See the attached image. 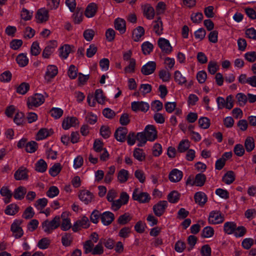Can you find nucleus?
<instances>
[{
	"label": "nucleus",
	"instance_id": "nucleus-32",
	"mask_svg": "<svg viewBox=\"0 0 256 256\" xmlns=\"http://www.w3.org/2000/svg\"><path fill=\"white\" fill-rule=\"evenodd\" d=\"M94 100L101 104H104L106 100V97L104 95L103 91L101 89H98L95 91Z\"/></svg>",
	"mask_w": 256,
	"mask_h": 256
},
{
	"label": "nucleus",
	"instance_id": "nucleus-60",
	"mask_svg": "<svg viewBox=\"0 0 256 256\" xmlns=\"http://www.w3.org/2000/svg\"><path fill=\"white\" fill-rule=\"evenodd\" d=\"M152 87L150 84H140L139 90L144 95H146V94L150 93L152 91Z\"/></svg>",
	"mask_w": 256,
	"mask_h": 256
},
{
	"label": "nucleus",
	"instance_id": "nucleus-33",
	"mask_svg": "<svg viewBox=\"0 0 256 256\" xmlns=\"http://www.w3.org/2000/svg\"><path fill=\"white\" fill-rule=\"evenodd\" d=\"M19 207L14 204L8 205L5 210V213L8 215L14 216L18 211Z\"/></svg>",
	"mask_w": 256,
	"mask_h": 256
},
{
	"label": "nucleus",
	"instance_id": "nucleus-12",
	"mask_svg": "<svg viewBox=\"0 0 256 256\" xmlns=\"http://www.w3.org/2000/svg\"><path fill=\"white\" fill-rule=\"evenodd\" d=\"M144 132L149 141H154L157 138V131L153 125L147 126Z\"/></svg>",
	"mask_w": 256,
	"mask_h": 256
},
{
	"label": "nucleus",
	"instance_id": "nucleus-25",
	"mask_svg": "<svg viewBox=\"0 0 256 256\" xmlns=\"http://www.w3.org/2000/svg\"><path fill=\"white\" fill-rule=\"evenodd\" d=\"M56 47V42L54 41L52 42L50 45H48L45 48L42 54V57L46 58H48L50 56L53 52L55 48Z\"/></svg>",
	"mask_w": 256,
	"mask_h": 256
},
{
	"label": "nucleus",
	"instance_id": "nucleus-20",
	"mask_svg": "<svg viewBox=\"0 0 256 256\" xmlns=\"http://www.w3.org/2000/svg\"><path fill=\"white\" fill-rule=\"evenodd\" d=\"M48 10L45 8H40L38 10L36 14V18L40 22H45L48 20Z\"/></svg>",
	"mask_w": 256,
	"mask_h": 256
},
{
	"label": "nucleus",
	"instance_id": "nucleus-16",
	"mask_svg": "<svg viewBox=\"0 0 256 256\" xmlns=\"http://www.w3.org/2000/svg\"><path fill=\"white\" fill-rule=\"evenodd\" d=\"M100 219L104 225L108 226L114 221V216L112 212H105L100 214Z\"/></svg>",
	"mask_w": 256,
	"mask_h": 256
},
{
	"label": "nucleus",
	"instance_id": "nucleus-34",
	"mask_svg": "<svg viewBox=\"0 0 256 256\" xmlns=\"http://www.w3.org/2000/svg\"><path fill=\"white\" fill-rule=\"evenodd\" d=\"M47 169V164L42 159L38 160L36 164V170L40 172H44Z\"/></svg>",
	"mask_w": 256,
	"mask_h": 256
},
{
	"label": "nucleus",
	"instance_id": "nucleus-42",
	"mask_svg": "<svg viewBox=\"0 0 256 256\" xmlns=\"http://www.w3.org/2000/svg\"><path fill=\"white\" fill-rule=\"evenodd\" d=\"M62 166L60 163L55 164L49 170L50 174L52 176H56L60 172Z\"/></svg>",
	"mask_w": 256,
	"mask_h": 256
},
{
	"label": "nucleus",
	"instance_id": "nucleus-13",
	"mask_svg": "<svg viewBox=\"0 0 256 256\" xmlns=\"http://www.w3.org/2000/svg\"><path fill=\"white\" fill-rule=\"evenodd\" d=\"M28 170L24 166L20 167L14 174V178L16 180H27L28 179Z\"/></svg>",
	"mask_w": 256,
	"mask_h": 256
},
{
	"label": "nucleus",
	"instance_id": "nucleus-38",
	"mask_svg": "<svg viewBox=\"0 0 256 256\" xmlns=\"http://www.w3.org/2000/svg\"><path fill=\"white\" fill-rule=\"evenodd\" d=\"M133 156L135 158L140 162L144 160L146 158V155L142 150L139 148H136L134 149Z\"/></svg>",
	"mask_w": 256,
	"mask_h": 256
},
{
	"label": "nucleus",
	"instance_id": "nucleus-36",
	"mask_svg": "<svg viewBox=\"0 0 256 256\" xmlns=\"http://www.w3.org/2000/svg\"><path fill=\"white\" fill-rule=\"evenodd\" d=\"M136 140L138 142V146H142L146 144V142L148 140V139L147 138L145 133L142 132H138L136 134Z\"/></svg>",
	"mask_w": 256,
	"mask_h": 256
},
{
	"label": "nucleus",
	"instance_id": "nucleus-31",
	"mask_svg": "<svg viewBox=\"0 0 256 256\" xmlns=\"http://www.w3.org/2000/svg\"><path fill=\"white\" fill-rule=\"evenodd\" d=\"M70 52V46L68 44H64L60 48V56L62 58L66 59L68 58Z\"/></svg>",
	"mask_w": 256,
	"mask_h": 256
},
{
	"label": "nucleus",
	"instance_id": "nucleus-19",
	"mask_svg": "<svg viewBox=\"0 0 256 256\" xmlns=\"http://www.w3.org/2000/svg\"><path fill=\"white\" fill-rule=\"evenodd\" d=\"M194 198L196 203L201 206L204 205L208 199L206 195L202 192H196L194 194Z\"/></svg>",
	"mask_w": 256,
	"mask_h": 256
},
{
	"label": "nucleus",
	"instance_id": "nucleus-24",
	"mask_svg": "<svg viewBox=\"0 0 256 256\" xmlns=\"http://www.w3.org/2000/svg\"><path fill=\"white\" fill-rule=\"evenodd\" d=\"M97 9L98 7L96 4L91 3L89 4L86 9L85 16L88 18L93 17L95 15Z\"/></svg>",
	"mask_w": 256,
	"mask_h": 256
},
{
	"label": "nucleus",
	"instance_id": "nucleus-46",
	"mask_svg": "<svg viewBox=\"0 0 256 256\" xmlns=\"http://www.w3.org/2000/svg\"><path fill=\"white\" fill-rule=\"evenodd\" d=\"M104 252V248L102 246V240L94 247L93 248V250L92 254L93 255H100Z\"/></svg>",
	"mask_w": 256,
	"mask_h": 256
},
{
	"label": "nucleus",
	"instance_id": "nucleus-11",
	"mask_svg": "<svg viewBox=\"0 0 256 256\" xmlns=\"http://www.w3.org/2000/svg\"><path fill=\"white\" fill-rule=\"evenodd\" d=\"M90 226L88 218L86 216H83L81 220H77L72 227L74 232H76L81 228H86Z\"/></svg>",
	"mask_w": 256,
	"mask_h": 256
},
{
	"label": "nucleus",
	"instance_id": "nucleus-5",
	"mask_svg": "<svg viewBox=\"0 0 256 256\" xmlns=\"http://www.w3.org/2000/svg\"><path fill=\"white\" fill-rule=\"evenodd\" d=\"M22 223V220H16L11 225L10 230L16 238H19L23 235V230L20 226Z\"/></svg>",
	"mask_w": 256,
	"mask_h": 256
},
{
	"label": "nucleus",
	"instance_id": "nucleus-41",
	"mask_svg": "<svg viewBox=\"0 0 256 256\" xmlns=\"http://www.w3.org/2000/svg\"><path fill=\"white\" fill-rule=\"evenodd\" d=\"M154 46L148 42H144L142 45V49L144 54L146 55L150 53L152 50Z\"/></svg>",
	"mask_w": 256,
	"mask_h": 256
},
{
	"label": "nucleus",
	"instance_id": "nucleus-40",
	"mask_svg": "<svg viewBox=\"0 0 256 256\" xmlns=\"http://www.w3.org/2000/svg\"><path fill=\"white\" fill-rule=\"evenodd\" d=\"M128 171L124 169L121 170L118 173V179L120 183H124L128 179Z\"/></svg>",
	"mask_w": 256,
	"mask_h": 256
},
{
	"label": "nucleus",
	"instance_id": "nucleus-64",
	"mask_svg": "<svg viewBox=\"0 0 256 256\" xmlns=\"http://www.w3.org/2000/svg\"><path fill=\"white\" fill-rule=\"evenodd\" d=\"M208 68L210 73L214 74L218 70V66L216 62L210 61L208 63Z\"/></svg>",
	"mask_w": 256,
	"mask_h": 256
},
{
	"label": "nucleus",
	"instance_id": "nucleus-50",
	"mask_svg": "<svg viewBox=\"0 0 256 256\" xmlns=\"http://www.w3.org/2000/svg\"><path fill=\"white\" fill-rule=\"evenodd\" d=\"M214 234V228L211 226H206L204 228L202 232V236L204 238H210Z\"/></svg>",
	"mask_w": 256,
	"mask_h": 256
},
{
	"label": "nucleus",
	"instance_id": "nucleus-61",
	"mask_svg": "<svg viewBox=\"0 0 256 256\" xmlns=\"http://www.w3.org/2000/svg\"><path fill=\"white\" fill-rule=\"evenodd\" d=\"M68 74L71 79L76 78L78 74V68L74 65H70Z\"/></svg>",
	"mask_w": 256,
	"mask_h": 256
},
{
	"label": "nucleus",
	"instance_id": "nucleus-37",
	"mask_svg": "<svg viewBox=\"0 0 256 256\" xmlns=\"http://www.w3.org/2000/svg\"><path fill=\"white\" fill-rule=\"evenodd\" d=\"M72 240L73 238L70 233H65L62 238V243L64 246H70Z\"/></svg>",
	"mask_w": 256,
	"mask_h": 256
},
{
	"label": "nucleus",
	"instance_id": "nucleus-7",
	"mask_svg": "<svg viewBox=\"0 0 256 256\" xmlns=\"http://www.w3.org/2000/svg\"><path fill=\"white\" fill-rule=\"evenodd\" d=\"M158 44L162 52L166 54H170L172 50V48L170 42L166 38H160L158 41Z\"/></svg>",
	"mask_w": 256,
	"mask_h": 256
},
{
	"label": "nucleus",
	"instance_id": "nucleus-27",
	"mask_svg": "<svg viewBox=\"0 0 256 256\" xmlns=\"http://www.w3.org/2000/svg\"><path fill=\"white\" fill-rule=\"evenodd\" d=\"M26 192V188L24 186H20L14 190V197L16 200H21L24 198Z\"/></svg>",
	"mask_w": 256,
	"mask_h": 256
},
{
	"label": "nucleus",
	"instance_id": "nucleus-51",
	"mask_svg": "<svg viewBox=\"0 0 256 256\" xmlns=\"http://www.w3.org/2000/svg\"><path fill=\"white\" fill-rule=\"evenodd\" d=\"M198 122L200 127L204 129L208 128L210 126V120L206 117L200 118Z\"/></svg>",
	"mask_w": 256,
	"mask_h": 256
},
{
	"label": "nucleus",
	"instance_id": "nucleus-21",
	"mask_svg": "<svg viewBox=\"0 0 256 256\" xmlns=\"http://www.w3.org/2000/svg\"><path fill=\"white\" fill-rule=\"evenodd\" d=\"M206 176L202 173H199L196 174L194 180L192 182V186H203L206 181Z\"/></svg>",
	"mask_w": 256,
	"mask_h": 256
},
{
	"label": "nucleus",
	"instance_id": "nucleus-47",
	"mask_svg": "<svg viewBox=\"0 0 256 256\" xmlns=\"http://www.w3.org/2000/svg\"><path fill=\"white\" fill-rule=\"evenodd\" d=\"M30 89L28 83L22 82L16 88V92L21 94H24Z\"/></svg>",
	"mask_w": 256,
	"mask_h": 256
},
{
	"label": "nucleus",
	"instance_id": "nucleus-43",
	"mask_svg": "<svg viewBox=\"0 0 256 256\" xmlns=\"http://www.w3.org/2000/svg\"><path fill=\"white\" fill-rule=\"evenodd\" d=\"M180 194L176 191L174 190L170 192L168 196V200L169 202L171 203H176L180 199Z\"/></svg>",
	"mask_w": 256,
	"mask_h": 256
},
{
	"label": "nucleus",
	"instance_id": "nucleus-53",
	"mask_svg": "<svg viewBox=\"0 0 256 256\" xmlns=\"http://www.w3.org/2000/svg\"><path fill=\"white\" fill-rule=\"evenodd\" d=\"M59 194V190L56 186H50L46 192V196L50 198H53L57 196Z\"/></svg>",
	"mask_w": 256,
	"mask_h": 256
},
{
	"label": "nucleus",
	"instance_id": "nucleus-9",
	"mask_svg": "<svg viewBox=\"0 0 256 256\" xmlns=\"http://www.w3.org/2000/svg\"><path fill=\"white\" fill-rule=\"evenodd\" d=\"M132 110L135 112L140 110L143 112H146L150 108L148 104L141 102H134L131 104Z\"/></svg>",
	"mask_w": 256,
	"mask_h": 256
},
{
	"label": "nucleus",
	"instance_id": "nucleus-63",
	"mask_svg": "<svg viewBox=\"0 0 256 256\" xmlns=\"http://www.w3.org/2000/svg\"><path fill=\"white\" fill-rule=\"evenodd\" d=\"M234 152L237 156H242L244 154V149L242 144H237L234 147Z\"/></svg>",
	"mask_w": 256,
	"mask_h": 256
},
{
	"label": "nucleus",
	"instance_id": "nucleus-57",
	"mask_svg": "<svg viewBox=\"0 0 256 256\" xmlns=\"http://www.w3.org/2000/svg\"><path fill=\"white\" fill-rule=\"evenodd\" d=\"M34 215V212L32 208L28 206L24 210L22 216L23 218L28 220L32 218Z\"/></svg>",
	"mask_w": 256,
	"mask_h": 256
},
{
	"label": "nucleus",
	"instance_id": "nucleus-6",
	"mask_svg": "<svg viewBox=\"0 0 256 256\" xmlns=\"http://www.w3.org/2000/svg\"><path fill=\"white\" fill-rule=\"evenodd\" d=\"M58 73V68L54 65H48L46 68V70L44 78L47 82H50L51 80L54 78Z\"/></svg>",
	"mask_w": 256,
	"mask_h": 256
},
{
	"label": "nucleus",
	"instance_id": "nucleus-23",
	"mask_svg": "<svg viewBox=\"0 0 256 256\" xmlns=\"http://www.w3.org/2000/svg\"><path fill=\"white\" fill-rule=\"evenodd\" d=\"M236 228V224L233 222H226L224 225V231L228 234H234Z\"/></svg>",
	"mask_w": 256,
	"mask_h": 256
},
{
	"label": "nucleus",
	"instance_id": "nucleus-8",
	"mask_svg": "<svg viewBox=\"0 0 256 256\" xmlns=\"http://www.w3.org/2000/svg\"><path fill=\"white\" fill-rule=\"evenodd\" d=\"M167 206L168 202L166 200L160 201L154 206L153 211L155 215L160 216L164 214Z\"/></svg>",
	"mask_w": 256,
	"mask_h": 256
},
{
	"label": "nucleus",
	"instance_id": "nucleus-58",
	"mask_svg": "<svg viewBox=\"0 0 256 256\" xmlns=\"http://www.w3.org/2000/svg\"><path fill=\"white\" fill-rule=\"evenodd\" d=\"M236 98L240 106H244L248 101L247 96L242 93L238 94L236 96Z\"/></svg>",
	"mask_w": 256,
	"mask_h": 256
},
{
	"label": "nucleus",
	"instance_id": "nucleus-45",
	"mask_svg": "<svg viewBox=\"0 0 256 256\" xmlns=\"http://www.w3.org/2000/svg\"><path fill=\"white\" fill-rule=\"evenodd\" d=\"M174 78L176 82L180 85H182L186 82V78L178 70L175 72Z\"/></svg>",
	"mask_w": 256,
	"mask_h": 256
},
{
	"label": "nucleus",
	"instance_id": "nucleus-28",
	"mask_svg": "<svg viewBox=\"0 0 256 256\" xmlns=\"http://www.w3.org/2000/svg\"><path fill=\"white\" fill-rule=\"evenodd\" d=\"M144 14L148 19L152 20L154 16V8L149 4L145 5L143 8Z\"/></svg>",
	"mask_w": 256,
	"mask_h": 256
},
{
	"label": "nucleus",
	"instance_id": "nucleus-59",
	"mask_svg": "<svg viewBox=\"0 0 256 256\" xmlns=\"http://www.w3.org/2000/svg\"><path fill=\"white\" fill-rule=\"evenodd\" d=\"M131 220V218L130 214L127 213L121 215L119 216L118 220V222L120 224H125L130 222Z\"/></svg>",
	"mask_w": 256,
	"mask_h": 256
},
{
	"label": "nucleus",
	"instance_id": "nucleus-39",
	"mask_svg": "<svg viewBox=\"0 0 256 256\" xmlns=\"http://www.w3.org/2000/svg\"><path fill=\"white\" fill-rule=\"evenodd\" d=\"M154 30L156 34L160 36L162 34V23L160 18L154 22Z\"/></svg>",
	"mask_w": 256,
	"mask_h": 256
},
{
	"label": "nucleus",
	"instance_id": "nucleus-22",
	"mask_svg": "<svg viewBox=\"0 0 256 256\" xmlns=\"http://www.w3.org/2000/svg\"><path fill=\"white\" fill-rule=\"evenodd\" d=\"M114 28L120 34H124L126 30V21L120 18H118L114 20Z\"/></svg>",
	"mask_w": 256,
	"mask_h": 256
},
{
	"label": "nucleus",
	"instance_id": "nucleus-3",
	"mask_svg": "<svg viewBox=\"0 0 256 256\" xmlns=\"http://www.w3.org/2000/svg\"><path fill=\"white\" fill-rule=\"evenodd\" d=\"M132 198L134 200L138 201L140 203L148 202L150 200V196L148 192H140L138 188L134 190Z\"/></svg>",
	"mask_w": 256,
	"mask_h": 256
},
{
	"label": "nucleus",
	"instance_id": "nucleus-1",
	"mask_svg": "<svg viewBox=\"0 0 256 256\" xmlns=\"http://www.w3.org/2000/svg\"><path fill=\"white\" fill-rule=\"evenodd\" d=\"M60 216H56L52 220H44L42 223V228L46 233L50 234L60 226Z\"/></svg>",
	"mask_w": 256,
	"mask_h": 256
},
{
	"label": "nucleus",
	"instance_id": "nucleus-17",
	"mask_svg": "<svg viewBox=\"0 0 256 256\" xmlns=\"http://www.w3.org/2000/svg\"><path fill=\"white\" fill-rule=\"evenodd\" d=\"M78 124V120L76 117H68L63 120L62 123V128L68 130L72 126H74Z\"/></svg>",
	"mask_w": 256,
	"mask_h": 256
},
{
	"label": "nucleus",
	"instance_id": "nucleus-49",
	"mask_svg": "<svg viewBox=\"0 0 256 256\" xmlns=\"http://www.w3.org/2000/svg\"><path fill=\"white\" fill-rule=\"evenodd\" d=\"M38 148V144L34 141H31L26 145V150L28 152H34Z\"/></svg>",
	"mask_w": 256,
	"mask_h": 256
},
{
	"label": "nucleus",
	"instance_id": "nucleus-55",
	"mask_svg": "<svg viewBox=\"0 0 256 256\" xmlns=\"http://www.w3.org/2000/svg\"><path fill=\"white\" fill-rule=\"evenodd\" d=\"M100 133L101 136L104 138H108L110 137L111 134V131L110 128L107 126H102L100 129Z\"/></svg>",
	"mask_w": 256,
	"mask_h": 256
},
{
	"label": "nucleus",
	"instance_id": "nucleus-29",
	"mask_svg": "<svg viewBox=\"0 0 256 256\" xmlns=\"http://www.w3.org/2000/svg\"><path fill=\"white\" fill-rule=\"evenodd\" d=\"M235 180V175L232 171L228 172L222 177V180L227 184H230Z\"/></svg>",
	"mask_w": 256,
	"mask_h": 256
},
{
	"label": "nucleus",
	"instance_id": "nucleus-4",
	"mask_svg": "<svg viewBox=\"0 0 256 256\" xmlns=\"http://www.w3.org/2000/svg\"><path fill=\"white\" fill-rule=\"evenodd\" d=\"M208 221L212 224H221L224 221V217L220 212L212 211L209 214Z\"/></svg>",
	"mask_w": 256,
	"mask_h": 256
},
{
	"label": "nucleus",
	"instance_id": "nucleus-18",
	"mask_svg": "<svg viewBox=\"0 0 256 256\" xmlns=\"http://www.w3.org/2000/svg\"><path fill=\"white\" fill-rule=\"evenodd\" d=\"M182 172L178 169L172 170L169 174V179L170 182H176L181 180L182 178Z\"/></svg>",
	"mask_w": 256,
	"mask_h": 256
},
{
	"label": "nucleus",
	"instance_id": "nucleus-2",
	"mask_svg": "<svg viewBox=\"0 0 256 256\" xmlns=\"http://www.w3.org/2000/svg\"><path fill=\"white\" fill-rule=\"evenodd\" d=\"M44 102V98L42 94H35L32 96L28 98L27 101L28 106L29 108L33 107H38Z\"/></svg>",
	"mask_w": 256,
	"mask_h": 256
},
{
	"label": "nucleus",
	"instance_id": "nucleus-44",
	"mask_svg": "<svg viewBox=\"0 0 256 256\" xmlns=\"http://www.w3.org/2000/svg\"><path fill=\"white\" fill-rule=\"evenodd\" d=\"M190 146L188 140H182L178 146V150L180 152H184L188 150Z\"/></svg>",
	"mask_w": 256,
	"mask_h": 256
},
{
	"label": "nucleus",
	"instance_id": "nucleus-15",
	"mask_svg": "<svg viewBox=\"0 0 256 256\" xmlns=\"http://www.w3.org/2000/svg\"><path fill=\"white\" fill-rule=\"evenodd\" d=\"M128 132V129L126 128L120 127L115 132L114 137L118 141L124 142L126 140Z\"/></svg>",
	"mask_w": 256,
	"mask_h": 256
},
{
	"label": "nucleus",
	"instance_id": "nucleus-35",
	"mask_svg": "<svg viewBox=\"0 0 256 256\" xmlns=\"http://www.w3.org/2000/svg\"><path fill=\"white\" fill-rule=\"evenodd\" d=\"M16 60L18 65L22 67L25 66L28 62V59L26 57V55L22 53L19 54Z\"/></svg>",
	"mask_w": 256,
	"mask_h": 256
},
{
	"label": "nucleus",
	"instance_id": "nucleus-54",
	"mask_svg": "<svg viewBox=\"0 0 256 256\" xmlns=\"http://www.w3.org/2000/svg\"><path fill=\"white\" fill-rule=\"evenodd\" d=\"M50 244V240L47 238H44L38 241V246L40 249H46L48 247Z\"/></svg>",
	"mask_w": 256,
	"mask_h": 256
},
{
	"label": "nucleus",
	"instance_id": "nucleus-10",
	"mask_svg": "<svg viewBox=\"0 0 256 256\" xmlns=\"http://www.w3.org/2000/svg\"><path fill=\"white\" fill-rule=\"evenodd\" d=\"M78 198L82 202L88 204L92 201L94 196L88 190H82L79 192Z\"/></svg>",
	"mask_w": 256,
	"mask_h": 256
},
{
	"label": "nucleus",
	"instance_id": "nucleus-48",
	"mask_svg": "<svg viewBox=\"0 0 256 256\" xmlns=\"http://www.w3.org/2000/svg\"><path fill=\"white\" fill-rule=\"evenodd\" d=\"M94 244L92 242V240H88L86 241L84 244V254H88V253H92Z\"/></svg>",
	"mask_w": 256,
	"mask_h": 256
},
{
	"label": "nucleus",
	"instance_id": "nucleus-26",
	"mask_svg": "<svg viewBox=\"0 0 256 256\" xmlns=\"http://www.w3.org/2000/svg\"><path fill=\"white\" fill-rule=\"evenodd\" d=\"M144 34V30L141 26H138L132 32V38L135 42H138Z\"/></svg>",
	"mask_w": 256,
	"mask_h": 256
},
{
	"label": "nucleus",
	"instance_id": "nucleus-56",
	"mask_svg": "<svg viewBox=\"0 0 256 256\" xmlns=\"http://www.w3.org/2000/svg\"><path fill=\"white\" fill-rule=\"evenodd\" d=\"M51 116L56 119L60 118L63 114V110L60 108H53L50 110Z\"/></svg>",
	"mask_w": 256,
	"mask_h": 256
},
{
	"label": "nucleus",
	"instance_id": "nucleus-62",
	"mask_svg": "<svg viewBox=\"0 0 256 256\" xmlns=\"http://www.w3.org/2000/svg\"><path fill=\"white\" fill-rule=\"evenodd\" d=\"M40 49L38 43L37 42H34L31 46V54L33 56H36L40 54Z\"/></svg>",
	"mask_w": 256,
	"mask_h": 256
},
{
	"label": "nucleus",
	"instance_id": "nucleus-30",
	"mask_svg": "<svg viewBox=\"0 0 256 256\" xmlns=\"http://www.w3.org/2000/svg\"><path fill=\"white\" fill-rule=\"evenodd\" d=\"M254 140L252 137L248 136L244 142V147L246 152H250L254 148Z\"/></svg>",
	"mask_w": 256,
	"mask_h": 256
},
{
	"label": "nucleus",
	"instance_id": "nucleus-14",
	"mask_svg": "<svg viewBox=\"0 0 256 256\" xmlns=\"http://www.w3.org/2000/svg\"><path fill=\"white\" fill-rule=\"evenodd\" d=\"M156 63L154 62H149L142 66L141 72L146 76L152 74L156 70Z\"/></svg>",
	"mask_w": 256,
	"mask_h": 256
},
{
	"label": "nucleus",
	"instance_id": "nucleus-52",
	"mask_svg": "<svg viewBox=\"0 0 256 256\" xmlns=\"http://www.w3.org/2000/svg\"><path fill=\"white\" fill-rule=\"evenodd\" d=\"M104 143L100 140H96L94 142L93 148L96 152H102L105 148H103Z\"/></svg>",
	"mask_w": 256,
	"mask_h": 256
}]
</instances>
